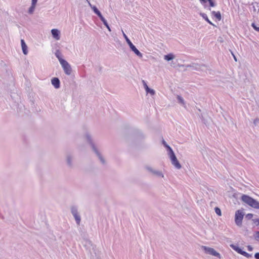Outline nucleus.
Wrapping results in <instances>:
<instances>
[{
    "label": "nucleus",
    "instance_id": "nucleus-36",
    "mask_svg": "<svg viewBox=\"0 0 259 259\" xmlns=\"http://www.w3.org/2000/svg\"><path fill=\"white\" fill-rule=\"evenodd\" d=\"M247 249L248 251H251L253 250V247L251 245H248Z\"/></svg>",
    "mask_w": 259,
    "mask_h": 259
},
{
    "label": "nucleus",
    "instance_id": "nucleus-28",
    "mask_svg": "<svg viewBox=\"0 0 259 259\" xmlns=\"http://www.w3.org/2000/svg\"><path fill=\"white\" fill-rule=\"evenodd\" d=\"M214 210H215V213L218 215H220V216L221 215V214H222L221 210L219 207H215Z\"/></svg>",
    "mask_w": 259,
    "mask_h": 259
},
{
    "label": "nucleus",
    "instance_id": "nucleus-35",
    "mask_svg": "<svg viewBox=\"0 0 259 259\" xmlns=\"http://www.w3.org/2000/svg\"><path fill=\"white\" fill-rule=\"evenodd\" d=\"M31 2H32V3H31L32 5L36 6L37 0H31Z\"/></svg>",
    "mask_w": 259,
    "mask_h": 259
},
{
    "label": "nucleus",
    "instance_id": "nucleus-30",
    "mask_svg": "<svg viewBox=\"0 0 259 259\" xmlns=\"http://www.w3.org/2000/svg\"><path fill=\"white\" fill-rule=\"evenodd\" d=\"M252 221L256 226H259V218L252 219Z\"/></svg>",
    "mask_w": 259,
    "mask_h": 259
},
{
    "label": "nucleus",
    "instance_id": "nucleus-6",
    "mask_svg": "<svg viewBox=\"0 0 259 259\" xmlns=\"http://www.w3.org/2000/svg\"><path fill=\"white\" fill-rule=\"evenodd\" d=\"M185 66L187 68H191L193 70L203 71L206 68V66L204 64H199L192 63L189 65H186Z\"/></svg>",
    "mask_w": 259,
    "mask_h": 259
},
{
    "label": "nucleus",
    "instance_id": "nucleus-5",
    "mask_svg": "<svg viewBox=\"0 0 259 259\" xmlns=\"http://www.w3.org/2000/svg\"><path fill=\"white\" fill-rule=\"evenodd\" d=\"M244 215V213L242 210H237L236 211L235 215V222L238 226L240 227L242 225V220Z\"/></svg>",
    "mask_w": 259,
    "mask_h": 259
},
{
    "label": "nucleus",
    "instance_id": "nucleus-17",
    "mask_svg": "<svg viewBox=\"0 0 259 259\" xmlns=\"http://www.w3.org/2000/svg\"><path fill=\"white\" fill-rule=\"evenodd\" d=\"M55 55L56 57L58 58V60L59 61L60 63H61V62L62 61L65 60L64 59H63L62 58V54L59 50H56V51L55 53Z\"/></svg>",
    "mask_w": 259,
    "mask_h": 259
},
{
    "label": "nucleus",
    "instance_id": "nucleus-38",
    "mask_svg": "<svg viewBox=\"0 0 259 259\" xmlns=\"http://www.w3.org/2000/svg\"><path fill=\"white\" fill-rule=\"evenodd\" d=\"M233 56H234V60L236 61L237 59H236V57L234 55H233Z\"/></svg>",
    "mask_w": 259,
    "mask_h": 259
},
{
    "label": "nucleus",
    "instance_id": "nucleus-7",
    "mask_svg": "<svg viewBox=\"0 0 259 259\" xmlns=\"http://www.w3.org/2000/svg\"><path fill=\"white\" fill-rule=\"evenodd\" d=\"M71 212L74 218L76 224L78 225H79L81 221V218L78 212L77 207L76 206H72L71 207Z\"/></svg>",
    "mask_w": 259,
    "mask_h": 259
},
{
    "label": "nucleus",
    "instance_id": "nucleus-9",
    "mask_svg": "<svg viewBox=\"0 0 259 259\" xmlns=\"http://www.w3.org/2000/svg\"><path fill=\"white\" fill-rule=\"evenodd\" d=\"M65 73L68 75H70L72 72V69L70 65L65 60L62 61L60 63Z\"/></svg>",
    "mask_w": 259,
    "mask_h": 259
},
{
    "label": "nucleus",
    "instance_id": "nucleus-25",
    "mask_svg": "<svg viewBox=\"0 0 259 259\" xmlns=\"http://www.w3.org/2000/svg\"><path fill=\"white\" fill-rule=\"evenodd\" d=\"M177 99H178V101H179V102L180 103H181V104H182L183 105L184 104V100L183 98L181 96L178 95L177 96Z\"/></svg>",
    "mask_w": 259,
    "mask_h": 259
},
{
    "label": "nucleus",
    "instance_id": "nucleus-19",
    "mask_svg": "<svg viewBox=\"0 0 259 259\" xmlns=\"http://www.w3.org/2000/svg\"><path fill=\"white\" fill-rule=\"evenodd\" d=\"M200 15L205 19L209 24L214 25L209 20L207 15L205 13H200Z\"/></svg>",
    "mask_w": 259,
    "mask_h": 259
},
{
    "label": "nucleus",
    "instance_id": "nucleus-12",
    "mask_svg": "<svg viewBox=\"0 0 259 259\" xmlns=\"http://www.w3.org/2000/svg\"><path fill=\"white\" fill-rule=\"evenodd\" d=\"M199 1L205 9L207 8V6L206 5L207 2H208L210 7H214L216 6V3L213 0H199Z\"/></svg>",
    "mask_w": 259,
    "mask_h": 259
},
{
    "label": "nucleus",
    "instance_id": "nucleus-22",
    "mask_svg": "<svg viewBox=\"0 0 259 259\" xmlns=\"http://www.w3.org/2000/svg\"><path fill=\"white\" fill-rule=\"evenodd\" d=\"M175 56L172 54H168L164 56V58L167 61L172 60L174 58Z\"/></svg>",
    "mask_w": 259,
    "mask_h": 259
},
{
    "label": "nucleus",
    "instance_id": "nucleus-3",
    "mask_svg": "<svg viewBox=\"0 0 259 259\" xmlns=\"http://www.w3.org/2000/svg\"><path fill=\"white\" fill-rule=\"evenodd\" d=\"M122 33L124 38H125L127 44L128 45L131 50L135 53V54L140 58H142V54L136 48V47L133 44L127 35L122 31Z\"/></svg>",
    "mask_w": 259,
    "mask_h": 259
},
{
    "label": "nucleus",
    "instance_id": "nucleus-18",
    "mask_svg": "<svg viewBox=\"0 0 259 259\" xmlns=\"http://www.w3.org/2000/svg\"><path fill=\"white\" fill-rule=\"evenodd\" d=\"M92 8L94 12L100 18V19L103 17L100 11L98 9V8L96 6L92 7Z\"/></svg>",
    "mask_w": 259,
    "mask_h": 259
},
{
    "label": "nucleus",
    "instance_id": "nucleus-15",
    "mask_svg": "<svg viewBox=\"0 0 259 259\" xmlns=\"http://www.w3.org/2000/svg\"><path fill=\"white\" fill-rule=\"evenodd\" d=\"M21 44L23 54L27 55L28 54L27 46L23 39L21 40Z\"/></svg>",
    "mask_w": 259,
    "mask_h": 259
},
{
    "label": "nucleus",
    "instance_id": "nucleus-10",
    "mask_svg": "<svg viewBox=\"0 0 259 259\" xmlns=\"http://www.w3.org/2000/svg\"><path fill=\"white\" fill-rule=\"evenodd\" d=\"M74 157L70 153L67 154L66 156V161L67 166L69 168H73L74 167L73 163Z\"/></svg>",
    "mask_w": 259,
    "mask_h": 259
},
{
    "label": "nucleus",
    "instance_id": "nucleus-20",
    "mask_svg": "<svg viewBox=\"0 0 259 259\" xmlns=\"http://www.w3.org/2000/svg\"><path fill=\"white\" fill-rule=\"evenodd\" d=\"M212 14L214 15V16L218 20H221L222 17H221V14L220 11L215 12L212 11Z\"/></svg>",
    "mask_w": 259,
    "mask_h": 259
},
{
    "label": "nucleus",
    "instance_id": "nucleus-8",
    "mask_svg": "<svg viewBox=\"0 0 259 259\" xmlns=\"http://www.w3.org/2000/svg\"><path fill=\"white\" fill-rule=\"evenodd\" d=\"M202 247L206 253L212 255L213 256L218 257L219 258H221V254L217 251H215L213 248L205 246H202Z\"/></svg>",
    "mask_w": 259,
    "mask_h": 259
},
{
    "label": "nucleus",
    "instance_id": "nucleus-27",
    "mask_svg": "<svg viewBox=\"0 0 259 259\" xmlns=\"http://www.w3.org/2000/svg\"><path fill=\"white\" fill-rule=\"evenodd\" d=\"M241 255H242L247 258H250V257H252V255L251 254H249L244 251H243V252L241 253Z\"/></svg>",
    "mask_w": 259,
    "mask_h": 259
},
{
    "label": "nucleus",
    "instance_id": "nucleus-14",
    "mask_svg": "<svg viewBox=\"0 0 259 259\" xmlns=\"http://www.w3.org/2000/svg\"><path fill=\"white\" fill-rule=\"evenodd\" d=\"M53 37L57 40L60 39V31L57 29H53L51 30Z\"/></svg>",
    "mask_w": 259,
    "mask_h": 259
},
{
    "label": "nucleus",
    "instance_id": "nucleus-2",
    "mask_svg": "<svg viewBox=\"0 0 259 259\" xmlns=\"http://www.w3.org/2000/svg\"><path fill=\"white\" fill-rule=\"evenodd\" d=\"M241 200L246 204L256 209H259V202L251 197L243 194L240 198Z\"/></svg>",
    "mask_w": 259,
    "mask_h": 259
},
{
    "label": "nucleus",
    "instance_id": "nucleus-11",
    "mask_svg": "<svg viewBox=\"0 0 259 259\" xmlns=\"http://www.w3.org/2000/svg\"><path fill=\"white\" fill-rule=\"evenodd\" d=\"M146 169L148 171L151 172L153 175L157 177L163 178L164 177L163 174L162 173V172L161 171L154 169L150 166H146Z\"/></svg>",
    "mask_w": 259,
    "mask_h": 259
},
{
    "label": "nucleus",
    "instance_id": "nucleus-24",
    "mask_svg": "<svg viewBox=\"0 0 259 259\" xmlns=\"http://www.w3.org/2000/svg\"><path fill=\"white\" fill-rule=\"evenodd\" d=\"M147 89L146 90V92L147 94H150L151 95H154L155 94V92L154 90L150 89L149 88H147Z\"/></svg>",
    "mask_w": 259,
    "mask_h": 259
},
{
    "label": "nucleus",
    "instance_id": "nucleus-33",
    "mask_svg": "<svg viewBox=\"0 0 259 259\" xmlns=\"http://www.w3.org/2000/svg\"><path fill=\"white\" fill-rule=\"evenodd\" d=\"M258 123H259V118H256L253 120V124H254V125L255 126H256V125H257Z\"/></svg>",
    "mask_w": 259,
    "mask_h": 259
},
{
    "label": "nucleus",
    "instance_id": "nucleus-31",
    "mask_svg": "<svg viewBox=\"0 0 259 259\" xmlns=\"http://www.w3.org/2000/svg\"><path fill=\"white\" fill-rule=\"evenodd\" d=\"M254 239L259 241V231H257L255 232V234H254Z\"/></svg>",
    "mask_w": 259,
    "mask_h": 259
},
{
    "label": "nucleus",
    "instance_id": "nucleus-26",
    "mask_svg": "<svg viewBox=\"0 0 259 259\" xmlns=\"http://www.w3.org/2000/svg\"><path fill=\"white\" fill-rule=\"evenodd\" d=\"M35 8V6L31 5V7L29 8L28 13L30 14H32L34 11Z\"/></svg>",
    "mask_w": 259,
    "mask_h": 259
},
{
    "label": "nucleus",
    "instance_id": "nucleus-32",
    "mask_svg": "<svg viewBox=\"0 0 259 259\" xmlns=\"http://www.w3.org/2000/svg\"><path fill=\"white\" fill-rule=\"evenodd\" d=\"M253 214L252 213H248L246 215V218L248 220H251L253 217Z\"/></svg>",
    "mask_w": 259,
    "mask_h": 259
},
{
    "label": "nucleus",
    "instance_id": "nucleus-1",
    "mask_svg": "<svg viewBox=\"0 0 259 259\" xmlns=\"http://www.w3.org/2000/svg\"><path fill=\"white\" fill-rule=\"evenodd\" d=\"M85 138L87 142L91 147L92 150L95 152L97 156L98 157L99 159L100 160L101 163L102 164H105L106 161L104 157H103V156L100 153V152H99V151L98 150L96 145H95L93 140L92 136L89 133H86L85 135Z\"/></svg>",
    "mask_w": 259,
    "mask_h": 259
},
{
    "label": "nucleus",
    "instance_id": "nucleus-13",
    "mask_svg": "<svg viewBox=\"0 0 259 259\" xmlns=\"http://www.w3.org/2000/svg\"><path fill=\"white\" fill-rule=\"evenodd\" d=\"M51 83L55 89H59L60 87V81L58 78L54 77L51 80Z\"/></svg>",
    "mask_w": 259,
    "mask_h": 259
},
{
    "label": "nucleus",
    "instance_id": "nucleus-37",
    "mask_svg": "<svg viewBox=\"0 0 259 259\" xmlns=\"http://www.w3.org/2000/svg\"><path fill=\"white\" fill-rule=\"evenodd\" d=\"M254 257L256 259H259V252H257L254 254Z\"/></svg>",
    "mask_w": 259,
    "mask_h": 259
},
{
    "label": "nucleus",
    "instance_id": "nucleus-21",
    "mask_svg": "<svg viewBox=\"0 0 259 259\" xmlns=\"http://www.w3.org/2000/svg\"><path fill=\"white\" fill-rule=\"evenodd\" d=\"M100 20L103 23L104 25L106 26V27L108 29V30L109 31H111L110 27L109 25H108L106 20L104 18V17H102L101 18H100Z\"/></svg>",
    "mask_w": 259,
    "mask_h": 259
},
{
    "label": "nucleus",
    "instance_id": "nucleus-34",
    "mask_svg": "<svg viewBox=\"0 0 259 259\" xmlns=\"http://www.w3.org/2000/svg\"><path fill=\"white\" fill-rule=\"evenodd\" d=\"M142 82H143V85H144V88H145V90H146V89H147V88H149V87H148V86L147 85V83H146V82H145V80H142Z\"/></svg>",
    "mask_w": 259,
    "mask_h": 259
},
{
    "label": "nucleus",
    "instance_id": "nucleus-4",
    "mask_svg": "<svg viewBox=\"0 0 259 259\" xmlns=\"http://www.w3.org/2000/svg\"><path fill=\"white\" fill-rule=\"evenodd\" d=\"M169 157L171 160V164L177 169H180L182 167L179 161L177 159V157L172 150H170V152L168 153Z\"/></svg>",
    "mask_w": 259,
    "mask_h": 259
},
{
    "label": "nucleus",
    "instance_id": "nucleus-29",
    "mask_svg": "<svg viewBox=\"0 0 259 259\" xmlns=\"http://www.w3.org/2000/svg\"><path fill=\"white\" fill-rule=\"evenodd\" d=\"M251 26L255 31L259 32V27H257L254 23L251 24Z\"/></svg>",
    "mask_w": 259,
    "mask_h": 259
},
{
    "label": "nucleus",
    "instance_id": "nucleus-16",
    "mask_svg": "<svg viewBox=\"0 0 259 259\" xmlns=\"http://www.w3.org/2000/svg\"><path fill=\"white\" fill-rule=\"evenodd\" d=\"M230 247L235 251H236L237 253L241 254L243 250H242L240 248H239L237 245L234 244H231Z\"/></svg>",
    "mask_w": 259,
    "mask_h": 259
},
{
    "label": "nucleus",
    "instance_id": "nucleus-23",
    "mask_svg": "<svg viewBox=\"0 0 259 259\" xmlns=\"http://www.w3.org/2000/svg\"><path fill=\"white\" fill-rule=\"evenodd\" d=\"M162 144L164 145V146L166 148L168 153L170 152V150H172L171 148L167 144V143L164 140L162 141Z\"/></svg>",
    "mask_w": 259,
    "mask_h": 259
}]
</instances>
